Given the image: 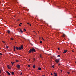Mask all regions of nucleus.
I'll use <instances>...</instances> for the list:
<instances>
[{"mask_svg": "<svg viewBox=\"0 0 76 76\" xmlns=\"http://www.w3.org/2000/svg\"><path fill=\"white\" fill-rule=\"evenodd\" d=\"M61 72H62V70H61Z\"/></svg>", "mask_w": 76, "mask_h": 76, "instance_id": "obj_45", "label": "nucleus"}, {"mask_svg": "<svg viewBox=\"0 0 76 76\" xmlns=\"http://www.w3.org/2000/svg\"><path fill=\"white\" fill-rule=\"evenodd\" d=\"M54 75L55 76H57V74L56 73H54Z\"/></svg>", "mask_w": 76, "mask_h": 76, "instance_id": "obj_8", "label": "nucleus"}, {"mask_svg": "<svg viewBox=\"0 0 76 76\" xmlns=\"http://www.w3.org/2000/svg\"><path fill=\"white\" fill-rule=\"evenodd\" d=\"M57 57H60V55H58Z\"/></svg>", "mask_w": 76, "mask_h": 76, "instance_id": "obj_26", "label": "nucleus"}, {"mask_svg": "<svg viewBox=\"0 0 76 76\" xmlns=\"http://www.w3.org/2000/svg\"><path fill=\"white\" fill-rule=\"evenodd\" d=\"M36 51L35 49L34 48H32V49H30L29 51H28V53H31V52H36Z\"/></svg>", "mask_w": 76, "mask_h": 76, "instance_id": "obj_1", "label": "nucleus"}, {"mask_svg": "<svg viewBox=\"0 0 76 76\" xmlns=\"http://www.w3.org/2000/svg\"><path fill=\"white\" fill-rule=\"evenodd\" d=\"M28 67H31V66H30V65H28Z\"/></svg>", "mask_w": 76, "mask_h": 76, "instance_id": "obj_20", "label": "nucleus"}, {"mask_svg": "<svg viewBox=\"0 0 76 76\" xmlns=\"http://www.w3.org/2000/svg\"><path fill=\"white\" fill-rule=\"evenodd\" d=\"M40 57L41 58H42V57H41V54H40Z\"/></svg>", "mask_w": 76, "mask_h": 76, "instance_id": "obj_21", "label": "nucleus"}, {"mask_svg": "<svg viewBox=\"0 0 76 76\" xmlns=\"http://www.w3.org/2000/svg\"><path fill=\"white\" fill-rule=\"evenodd\" d=\"M17 20L19 21V20Z\"/></svg>", "mask_w": 76, "mask_h": 76, "instance_id": "obj_43", "label": "nucleus"}, {"mask_svg": "<svg viewBox=\"0 0 76 76\" xmlns=\"http://www.w3.org/2000/svg\"><path fill=\"white\" fill-rule=\"evenodd\" d=\"M20 32H21L22 33L23 32V31H22L21 30H20Z\"/></svg>", "mask_w": 76, "mask_h": 76, "instance_id": "obj_16", "label": "nucleus"}, {"mask_svg": "<svg viewBox=\"0 0 76 76\" xmlns=\"http://www.w3.org/2000/svg\"><path fill=\"white\" fill-rule=\"evenodd\" d=\"M23 46L22 45H21V46L20 47H19V48H21V49H23Z\"/></svg>", "mask_w": 76, "mask_h": 76, "instance_id": "obj_9", "label": "nucleus"}, {"mask_svg": "<svg viewBox=\"0 0 76 76\" xmlns=\"http://www.w3.org/2000/svg\"><path fill=\"white\" fill-rule=\"evenodd\" d=\"M69 73H70V72H67V73L68 74H69Z\"/></svg>", "mask_w": 76, "mask_h": 76, "instance_id": "obj_27", "label": "nucleus"}, {"mask_svg": "<svg viewBox=\"0 0 76 76\" xmlns=\"http://www.w3.org/2000/svg\"><path fill=\"white\" fill-rule=\"evenodd\" d=\"M0 55H2L1 53H0Z\"/></svg>", "mask_w": 76, "mask_h": 76, "instance_id": "obj_35", "label": "nucleus"}, {"mask_svg": "<svg viewBox=\"0 0 76 76\" xmlns=\"http://www.w3.org/2000/svg\"><path fill=\"white\" fill-rule=\"evenodd\" d=\"M14 63H15V62H11V64H12V65H13V64Z\"/></svg>", "mask_w": 76, "mask_h": 76, "instance_id": "obj_14", "label": "nucleus"}, {"mask_svg": "<svg viewBox=\"0 0 76 76\" xmlns=\"http://www.w3.org/2000/svg\"><path fill=\"white\" fill-rule=\"evenodd\" d=\"M22 74V72L20 73V75H21Z\"/></svg>", "mask_w": 76, "mask_h": 76, "instance_id": "obj_31", "label": "nucleus"}, {"mask_svg": "<svg viewBox=\"0 0 76 76\" xmlns=\"http://www.w3.org/2000/svg\"><path fill=\"white\" fill-rule=\"evenodd\" d=\"M17 67L18 69H19L20 68V66L18 64L17 65Z\"/></svg>", "mask_w": 76, "mask_h": 76, "instance_id": "obj_3", "label": "nucleus"}, {"mask_svg": "<svg viewBox=\"0 0 76 76\" xmlns=\"http://www.w3.org/2000/svg\"><path fill=\"white\" fill-rule=\"evenodd\" d=\"M42 40H43L44 41L45 40L44 39H43V38H42Z\"/></svg>", "mask_w": 76, "mask_h": 76, "instance_id": "obj_29", "label": "nucleus"}, {"mask_svg": "<svg viewBox=\"0 0 76 76\" xmlns=\"http://www.w3.org/2000/svg\"><path fill=\"white\" fill-rule=\"evenodd\" d=\"M1 70L0 69V74L1 73Z\"/></svg>", "mask_w": 76, "mask_h": 76, "instance_id": "obj_39", "label": "nucleus"}, {"mask_svg": "<svg viewBox=\"0 0 76 76\" xmlns=\"http://www.w3.org/2000/svg\"><path fill=\"white\" fill-rule=\"evenodd\" d=\"M24 30H25V31H26V28H24Z\"/></svg>", "mask_w": 76, "mask_h": 76, "instance_id": "obj_30", "label": "nucleus"}, {"mask_svg": "<svg viewBox=\"0 0 76 76\" xmlns=\"http://www.w3.org/2000/svg\"><path fill=\"white\" fill-rule=\"evenodd\" d=\"M42 76H45V75H42Z\"/></svg>", "mask_w": 76, "mask_h": 76, "instance_id": "obj_42", "label": "nucleus"}, {"mask_svg": "<svg viewBox=\"0 0 76 76\" xmlns=\"http://www.w3.org/2000/svg\"><path fill=\"white\" fill-rule=\"evenodd\" d=\"M18 49L19 50H21V48H20V47H18Z\"/></svg>", "mask_w": 76, "mask_h": 76, "instance_id": "obj_17", "label": "nucleus"}, {"mask_svg": "<svg viewBox=\"0 0 76 76\" xmlns=\"http://www.w3.org/2000/svg\"><path fill=\"white\" fill-rule=\"evenodd\" d=\"M58 50H60V48H58Z\"/></svg>", "mask_w": 76, "mask_h": 76, "instance_id": "obj_34", "label": "nucleus"}, {"mask_svg": "<svg viewBox=\"0 0 76 76\" xmlns=\"http://www.w3.org/2000/svg\"><path fill=\"white\" fill-rule=\"evenodd\" d=\"M67 50H64V52H63V53H66L67 52Z\"/></svg>", "mask_w": 76, "mask_h": 76, "instance_id": "obj_5", "label": "nucleus"}, {"mask_svg": "<svg viewBox=\"0 0 76 76\" xmlns=\"http://www.w3.org/2000/svg\"><path fill=\"white\" fill-rule=\"evenodd\" d=\"M42 41H40V43H42Z\"/></svg>", "mask_w": 76, "mask_h": 76, "instance_id": "obj_22", "label": "nucleus"}, {"mask_svg": "<svg viewBox=\"0 0 76 76\" xmlns=\"http://www.w3.org/2000/svg\"><path fill=\"white\" fill-rule=\"evenodd\" d=\"M16 50H19V49L18 47H16Z\"/></svg>", "mask_w": 76, "mask_h": 76, "instance_id": "obj_11", "label": "nucleus"}, {"mask_svg": "<svg viewBox=\"0 0 76 76\" xmlns=\"http://www.w3.org/2000/svg\"><path fill=\"white\" fill-rule=\"evenodd\" d=\"M29 26H31V24H29Z\"/></svg>", "mask_w": 76, "mask_h": 76, "instance_id": "obj_38", "label": "nucleus"}, {"mask_svg": "<svg viewBox=\"0 0 76 76\" xmlns=\"http://www.w3.org/2000/svg\"><path fill=\"white\" fill-rule=\"evenodd\" d=\"M6 73L8 75H11L10 74V73L9 72H8V71H6Z\"/></svg>", "mask_w": 76, "mask_h": 76, "instance_id": "obj_6", "label": "nucleus"}, {"mask_svg": "<svg viewBox=\"0 0 76 76\" xmlns=\"http://www.w3.org/2000/svg\"><path fill=\"white\" fill-rule=\"evenodd\" d=\"M20 24L21 25V24H22V23H20Z\"/></svg>", "mask_w": 76, "mask_h": 76, "instance_id": "obj_40", "label": "nucleus"}, {"mask_svg": "<svg viewBox=\"0 0 76 76\" xmlns=\"http://www.w3.org/2000/svg\"><path fill=\"white\" fill-rule=\"evenodd\" d=\"M52 68H53V69H54V65L52 66Z\"/></svg>", "mask_w": 76, "mask_h": 76, "instance_id": "obj_19", "label": "nucleus"}, {"mask_svg": "<svg viewBox=\"0 0 76 76\" xmlns=\"http://www.w3.org/2000/svg\"><path fill=\"white\" fill-rule=\"evenodd\" d=\"M33 32H35V31H33Z\"/></svg>", "mask_w": 76, "mask_h": 76, "instance_id": "obj_44", "label": "nucleus"}, {"mask_svg": "<svg viewBox=\"0 0 76 76\" xmlns=\"http://www.w3.org/2000/svg\"><path fill=\"white\" fill-rule=\"evenodd\" d=\"M7 32L8 33V34H10V31L9 30L7 31Z\"/></svg>", "mask_w": 76, "mask_h": 76, "instance_id": "obj_10", "label": "nucleus"}, {"mask_svg": "<svg viewBox=\"0 0 76 76\" xmlns=\"http://www.w3.org/2000/svg\"><path fill=\"white\" fill-rule=\"evenodd\" d=\"M50 75H53V74L52 73H51V74H50Z\"/></svg>", "mask_w": 76, "mask_h": 76, "instance_id": "obj_33", "label": "nucleus"}, {"mask_svg": "<svg viewBox=\"0 0 76 76\" xmlns=\"http://www.w3.org/2000/svg\"><path fill=\"white\" fill-rule=\"evenodd\" d=\"M75 63H76V62H75Z\"/></svg>", "mask_w": 76, "mask_h": 76, "instance_id": "obj_46", "label": "nucleus"}, {"mask_svg": "<svg viewBox=\"0 0 76 76\" xmlns=\"http://www.w3.org/2000/svg\"><path fill=\"white\" fill-rule=\"evenodd\" d=\"M6 48H7V49L8 48V46H6Z\"/></svg>", "mask_w": 76, "mask_h": 76, "instance_id": "obj_25", "label": "nucleus"}, {"mask_svg": "<svg viewBox=\"0 0 76 76\" xmlns=\"http://www.w3.org/2000/svg\"><path fill=\"white\" fill-rule=\"evenodd\" d=\"M15 49H16L15 46H14V51H16Z\"/></svg>", "mask_w": 76, "mask_h": 76, "instance_id": "obj_7", "label": "nucleus"}, {"mask_svg": "<svg viewBox=\"0 0 76 76\" xmlns=\"http://www.w3.org/2000/svg\"><path fill=\"white\" fill-rule=\"evenodd\" d=\"M60 65V64H58V66H59Z\"/></svg>", "mask_w": 76, "mask_h": 76, "instance_id": "obj_36", "label": "nucleus"}, {"mask_svg": "<svg viewBox=\"0 0 76 76\" xmlns=\"http://www.w3.org/2000/svg\"><path fill=\"white\" fill-rule=\"evenodd\" d=\"M2 42H3V43H4V44L6 43V42H5L4 41H2Z\"/></svg>", "mask_w": 76, "mask_h": 76, "instance_id": "obj_15", "label": "nucleus"}, {"mask_svg": "<svg viewBox=\"0 0 76 76\" xmlns=\"http://www.w3.org/2000/svg\"><path fill=\"white\" fill-rule=\"evenodd\" d=\"M19 26H21V25H20V24H19Z\"/></svg>", "mask_w": 76, "mask_h": 76, "instance_id": "obj_32", "label": "nucleus"}, {"mask_svg": "<svg viewBox=\"0 0 76 76\" xmlns=\"http://www.w3.org/2000/svg\"><path fill=\"white\" fill-rule=\"evenodd\" d=\"M16 61L17 62H18V60H16Z\"/></svg>", "mask_w": 76, "mask_h": 76, "instance_id": "obj_24", "label": "nucleus"}, {"mask_svg": "<svg viewBox=\"0 0 76 76\" xmlns=\"http://www.w3.org/2000/svg\"><path fill=\"white\" fill-rule=\"evenodd\" d=\"M60 60V59H56L55 62L56 63H58V62H59Z\"/></svg>", "mask_w": 76, "mask_h": 76, "instance_id": "obj_2", "label": "nucleus"}, {"mask_svg": "<svg viewBox=\"0 0 76 76\" xmlns=\"http://www.w3.org/2000/svg\"><path fill=\"white\" fill-rule=\"evenodd\" d=\"M72 52H74V50H72Z\"/></svg>", "mask_w": 76, "mask_h": 76, "instance_id": "obj_41", "label": "nucleus"}, {"mask_svg": "<svg viewBox=\"0 0 76 76\" xmlns=\"http://www.w3.org/2000/svg\"><path fill=\"white\" fill-rule=\"evenodd\" d=\"M38 69H39V70H41V68L39 67V68H38Z\"/></svg>", "mask_w": 76, "mask_h": 76, "instance_id": "obj_13", "label": "nucleus"}, {"mask_svg": "<svg viewBox=\"0 0 76 76\" xmlns=\"http://www.w3.org/2000/svg\"><path fill=\"white\" fill-rule=\"evenodd\" d=\"M7 68H8L9 69H10L11 68V67L10 66H9V65H7Z\"/></svg>", "mask_w": 76, "mask_h": 76, "instance_id": "obj_4", "label": "nucleus"}, {"mask_svg": "<svg viewBox=\"0 0 76 76\" xmlns=\"http://www.w3.org/2000/svg\"><path fill=\"white\" fill-rule=\"evenodd\" d=\"M11 40H13V39H12V38H11Z\"/></svg>", "mask_w": 76, "mask_h": 76, "instance_id": "obj_23", "label": "nucleus"}, {"mask_svg": "<svg viewBox=\"0 0 76 76\" xmlns=\"http://www.w3.org/2000/svg\"><path fill=\"white\" fill-rule=\"evenodd\" d=\"M29 23H27V24L29 25Z\"/></svg>", "mask_w": 76, "mask_h": 76, "instance_id": "obj_37", "label": "nucleus"}, {"mask_svg": "<svg viewBox=\"0 0 76 76\" xmlns=\"http://www.w3.org/2000/svg\"><path fill=\"white\" fill-rule=\"evenodd\" d=\"M63 37H65L64 34H63Z\"/></svg>", "mask_w": 76, "mask_h": 76, "instance_id": "obj_28", "label": "nucleus"}, {"mask_svg": "<svg viewBox=\"0 0 76 76\" xmlns=\"http://www.w3.org/2000/svg\"><path fill=\"white\" fill-rule=\"evenodd\" d=\"M33 67L34 69H35V66L34 65L33 66Z\"/></svg>", "mask_w": 76, "mask_h": 76, "instance_id": "obj_12", "label": "nucleus"}, {"mask_svg": "<svg viewBox=\"0 0 76 76\" xmlns=\"http://www.w3.org/2000/svg\"><path fill=\"white\" fill-rule=\"evenodd\" d=\"M12 75H14V72H12Z\"/></svg>", "mask_w": 76, "mask_h": 76, "instance_id": "obj_18", "label": "nucleus"}]
</instances>
